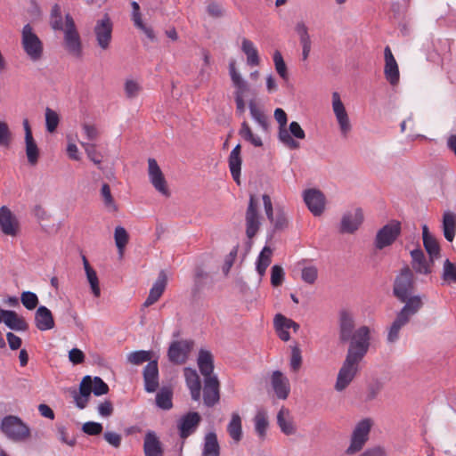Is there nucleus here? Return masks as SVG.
Masks as SVG:
<instances>
[{
    "label": "nucleus",
    "instance_id": "f257e3e1",
    "mask_svg": "<svg viewBox=\"0 0 456 456\" xmlns=\"http://www.w3.org/2000/svg\"><path fill=\"white\" fill-rule=\"evenodd\" d=\"M365 334L362 331L360 335V341L348 346L346 359L338 371L335 384V389L338 392L345 390L353 381L359 370L360 362L367 354V339L362 338L366 336Z\"/></svg>",
    "mask_w": 456,
    "mask_h": 456
},
{
    "label": "nucleus",
    "instance_id": "f03ea898",
    "mask_svg": "<svg viewBox=\"0 0 456 456\" xmlns=\"http://www.w3.org/2000/svg\"><path fill=\"white\" fill-rule=\"evenodd\" d=\"M338 342L341 345L349 343V346L354 343L360 341V335L363 331L366 333L367 351L370 347V330L368 326H361L355 329L354 316L347 309H341L338 313ZM364 338V337H362Z\"/></svg>",
    "mask_w": 456,
    "mask_h": 456
},
{
    "label": "nucleus",
    "instance_id": "7ed1b4c3",
    "mask_svg": "<svg viewBox=\"0 0 456 456\" xmlns=\"http://www.w3.org/2000/svg\"><path fill=\"white\" fill-rule=\"evenodd\" d=\"M109 390V386L100 377L92 379L86 375L82 379L78 391L72 389L70 390V395L74 399L76 406L82 410L86 407L92 393L96 396H101L108 394Z\"/></svg>",
    "mask_w": 456,
    "mask_h": 456
},
{
    "label": "nucleus",
    "instance_id": "20e7f679",
    "mask_svg": "<svg viewBox=\"0 0 456 456\" xmlns=\"http://www.w3.org/2000/svg\"><path fill=\"white\" fill-rule=\"evenodd\" d=\"M422 305L421 297L416 295L403 306L389 328L387 334L389 343L398 339L400 330L410 322L411 317L417 314Z\"/></svg>",
    "mask_w": 456,
    "mask_h": 456
},
{
    "label": "nucleus",
    "instance_id": "39448f33",
    "mask_svg": "<svg viewBox=\"0 0 456 456\" xmlns=\"http://www.w3.org/2000/svg\"><path fill=\"white\" fill-rule=\"evenodd\" d=\"M415 289L414 274L408 265H405L400 270L396 275L394 286L393 295L402 303L407 304L414 296Z\"/></svg>",
    "mask_w": 456,
    "mask_h": 456
},
{
    "label": "nucleus",
    "instance_id": "423d86ee",
    "mask_svg": "<svg viewBox=\"0 0 456 456\" xmlns=\"http://www.w3.org/2000/svg\"><path fill=\"white\" fill-rule=\"evenodd\" d=\"M61 31L64 33V48L69 54L77 58H80L82 56L81 38L77 29L74 19L69 13L65 15V28Z\"/></svg>",
    "mask_w": 456,
    "mask_h": 456
},
{
    "label": "nucleus",
    "instance_id": "0eeeda50",
    "mask_svg": "<svg viewBox=\"0 0 456 456\" xmlns=\"http://www.w3.org/2000/svg\"><path fill=\"white\" fill-rule=\"evenodd\" d=\"M1 431L11 440L20 442L30 435L29 428L17 416L8 415L2 419Z\"/></svg>",
    "mask_w": 456,
    "mask_h": 456
},
{
    "label": "nucleus",
    "instance_id": "6e6552de",
    "mask_svg": "<svg viewBox=\"0 0 456 456\" xmlns=\"http://www.w3.org/2000/svg\"><path fill=\"white\" fill-rule=\"evenodd\" d=\"M21 45L24 52L32 61H38L43 55V43L34 33L30 24H26L21 31Z\"/></svg>",
    "mask_w": 456,
    "mask_h": 456
},
{
    "label": "nucleus",
    "instance_id": "1a4fd4ad",
    "mask_svg": "<svg viewBox=\"0 0 456 456\" xmlns=\"http://www.w3.org/2000/svg\"><path fill=\"white\" fill-rule=\"evenodd\" d=\"M401 223L392 220L381 227L375 237L374 245L377 249H383L391 246L401 234Z\"/></svg>",
    "mask_w": 456,
    "mask_h": 456
},
{
    "label": "nucleus",
    "instance_id": "9d476101",
    "mask_svg": "<svg viewBox=\"0 0 456 456\" xmlns=\"http://www.w3.org/2000/svg\"><path fill=\"white\" fill-rule=\"evenodd\" d=\"M371 428L370 419L361 420L353 431L351 444L346 449V454L352 455L360 452L368 440L369 433Z\"/></svg>",
    "mask_w": 456,
    "mask_h": 456
},
{
    "label": "nucleus",
    "instance_id": "9b49d317",
    "mask_svg": "<svg viewBox=\"0 0 456 456\" xmlns=\"http://www.w3.org/2000/svg\"><path fill=\"white\" fill-rule=\"evenodd\" d=\"M192 340L173 341L167 350V357L169 362L177 365L185 363L189 354L192 349Z\"/></svg>",
    "mask_w": 456,
    "mask_h": 456
},
{
    "label": "nucleus",
    "instance_id": "f8f14e48",
    "mask_svg": "<svg viewBox=\"0 0 456 456\" xmlns=\"http://www.w3.org/2000/svg\"><path fill=\"white\" fill-rule=\"evenodd\" d=\"M245 221L246 235L249 240H251L256 236L260 227L257 201L253 194L249 197L248 206L245 215Z\"/></svg>",
    "mask_w": 456,
    "mask_h": 456
},
{
    "label": "nucleus",
    "instance_id": "ddd939ff",
    "mask_svg": "<svg viewBox=\"0 0 456 456\" xmlns=\"http://www.w3.org/2000/svg\"><path fill=\"white\" fill-rule=\"evenodd\" d=\"M274 118L279 124V132L278 137L279 140L286 145L288 148L291 150L298 149L300 144L297 141H296L293 137L290 136L286 126L288 122L286 112L281 109L277 108L274 110Z\"/></svg>",
    "mask_w": 456,
    "mask_h": 456
},
{
    "label": "nucleus",
    "instance_id": "4468645a",
    "mask_svg": "<svg viewBox=\"0 0 456 456\" xmlns=\"http://www.w3.org/2000/svg\"><path fill=\"white\" fill-rule=\"evenodd\" d=\"M148 166L149 177L153 187L165 197H169L170 191L167 188V181L156 159L150 158L148 159Z\"/></svg>",
    "mask_w": 456,
    "mask_h": 456
},
{
    "label": "nucleus",
    "instance_id": "2eb2a0df",
    "mask_svg": "<svg viewBox=\"0 0 456 456\" xmlns=\"http://www.w3.org/2000/svg\"><path fill=\"white\" fill-rule=\"evenodd\" d=\"M304 201L310 212L315 216H321L325 208V196L318 189H307L303 193Z\"/></svg>",
    "mask_w": 456,
    "mask_h": 456
},
{
    "label": "nucleus",
    "instance_id": "dca6fc26",
    "mask_svg": "<svg viewBox=\"0 0 456 456\" xmlns=\"http://www.w3.org/2000/svg\"><path fill=\"white\" fill-rule=\"evenodd\" d=\"M200 421L201 416L197 411H189L182 416L177 422L179 436L182 439L188 438L195 432Z\"/></svg>",
    "mask_w": 456,
    "mask_h": 456
},
{
    "label": "nucleus",
    "instance_id": "f3484780",
    "mask_svg": "<svg viewBox=\"0 0 456 456\" xmlns=\"http://www.w3.org/2000/svg\"><path fill=\"white\" fill-rule=\"evenodd\" d=\"M94 34L98 45L102 50L108 49L112 37V22L107 14L97 21L94 27Z\"/></svg>",
    "mask_w": 456,
    "mask_h": 456
},
{
    "label": "nucleus",
    "instance_id": "a211bd4d",
    "mask_svg": "<svg viewBox=\"0 0 456 456\" xmlns=\"http://www.w3.org/2000/svg\"><path fill=\"white\" fill-rule=\"evenodd\" d=\"M220 400V383L216 376L204 379L203 402L207 407L215 406Z\"/></svg>",
    "mask_w": 456,
    "mask_h": 456
},
{
    "label": "nucleus",
    "instance_id": "6ab92c4d",
    "mask_svg": "<svg viewBox=\"0 0 456 456\" xmlns=\"http://www.w3.org/2000/svg\"><path fill=\"white\" fill-rule=\"evenodd\" d=\"M271 387L278 399L286 400L290 393L289 379L281 371H273L270 378Z\"/></svg>",
    "mask_w": 456,
    "mask_h": 456
},
{
    "label": "nucleus",
    "instance_id": "aec40b11",
    "mask_svg": "<svg viewBox=\"0 0 456 456\" xmlns=\"http://www.w3.org/2000/svg\"><path fill=\"white\" fill-rule=\"evenodd\" d=\"M0 229L4 234L10 236H16L19 232V222L6 206L0 208Z\"/></svg>",
    "mask_w": 456,
    "mask_h": 456
},
{
    "label": "nucleus",
    "instance_id": "412c9836",
    "mask_svg": "<svg viewBox=\"0 0 456 456\" xmlns=\"http://www.w3.org/2000/svg\"><path fill=\"white\" fill-rule=\"evenodd\" d=\"M143 381H144V389L148 393L155 392L159 386V366L158 361L153 360L150 361L142 371Z\"/></svg>",
    "mask_w": 456,
    "mask_h": 456
},
{
    "label": "nucleus",
    "instance_id": "4be33fe9",
    "mask_svg": "<svg viewBox=\"0 0 456 456\" xmlns=\"http://www.w3.org/2000/svg\"><path fill=\"white\" fill-rule=\"evenodd\" d=\"M363 221V214L361 208L354 209V212L344 214L341 224L340 232L354 233Z\"/></svg>",
    "mask_w": 456,
    "mask_h": 456
},
{
    "label": "nucleus",
    "instance_id": "5701e85b",
    "mask_svg": "<svg viewBox=\"0 0 456 456\" xmlns=\"http://www.w3.org/2000/svg\"><path fill=\"white\" fill-rule=\"evenodd\" d=\"M4 322L9 329L13 330L26 331L28 329V324L26 320L19 316L14 311L0 309V322Z\"/></svg>",
    "mask_w": 456,
    "mask_h": 456
},
{
    "label": "nucleus",
    "instance_id": "b1692460",
    "mask_svg": "<svg viewBox=\"0 0 456 456\" xmlns=\"http://www.w3.org/2000/svg\"><path fill=\"white\" fill-rule=\"evenodd\" d=\"M229 73L231 76V79L233 86L235 87L234 91V98H242L244 99L247 93H250V86L248 83L242 78L240 74L237 71L235 67V61H232L229 63Z\"/></svg>",
    "mask_w": 456,
    "mask_h": 456
},
{
    "label": "nucleus",
    "instance_id": "393cba45",
    "mask_svg": "<svg viewBox=\"0 0 456 456\" xmlns=\"http://www.w3.org/2000/svg\"><path fill=\"white\" fill-rule=\"evenodd\" d=\"M385 54V69L384 73L387 80L393 86L399 81V69L397 62L389 48L387 46L384 51Z\"/></svg>",
    "mask_w": 456,
    "mask_h": 456
},
{
    "label": "nucleus",
    "instance_id": "a878e982",
    "mask_svg": "<svg viewBox=\"0 0 456 456\" xmlns=\"http://www.w3.org/2000/svg\"><path fill=\"white\" fill-rule=\"evenodd\" d=\"M213 283V279L209 273L205 271L202 266L198 265L194 269L193 287L191 294L194 297H199L208 284Z\"/></svg>",
    "mask_w": 456,
    "mask_h": 456
},
{
    "label": "nucleus",
    "instance_id": "bb28decb",
    "mask_svg": "<svg viewBox=\"0 0 456 456\" xmlns=\"http://www.w3.org/2000/svg\"><path fill=\"white\" fill-rule=\"evenodd\" d=\"M167 277L166 273L162 270L159 273L157 281L154 282L152 288L150 289V293L144 303L143 307H148L156 303L162 296L165 288L167 286Z\"/></svg>",
    "mask_w": 456,
    "mask_h": 456
},
{
    "label": "nucleus",
    "instance_id": "cd10ccee",
    "mask_svg": "<svg viewBox=\"0 0 456 456\" xmlns=\"http://www.w3.org/2000/svg\"><path fill=\"white\" fill-rule=\"evenodd\" d=\"M35 325L41 330H49L54 328V319L52 312L45 305L37 307L35 313Z\"/></svg>",
    "mask_w": 456,
    "mask_h": 456
},
{
    "label": "nucleus",
    "instance_id": "c85d7f7f",
    "mask_svg": "<svg viewBox=\"0 0 456 456\" xmlns=\"http://www.w3.org/2000/svg\"><path fill=\"white\" fill-rule=\"evenodd\" d=\"M186 385L190 389L191 399L199 401L200 399L201 383L196 370L190 367L183 369Z\"/></svg>",
    "mask_w": 456,
    "mask_h": 456
},
{
    "label": "nucleus",
    "instance_id": "c756f323",
    "mask_svg": "<svg viewBox=\"0 0 456 456\" xmlns=\"http://www.w3.org/2000/svg\"><path fill=\"white\" fill-rule=\"evenodd\" d=\"M423 245L429 255L430 262L434 263V259L440 256V246L436 239L429 232L427 224L422 225Z\"/></svg>",
    "mask_w": 456,
    "mask_h": 456
},
{
    "label": "nucleus",
    "instance_id": "7c9ffc66",
    "mask_svg": "<svg viewBox=\"0 0 456 456\" xmlns=\"http://www.w3.org/2000/svg\"><path fill=\"white\" fill-rule=\"evenodd\" d=\"M412 269L421 274H428L431 273V265L433 263L427 260L421 248H415L411 251Z\"/></svg>",
    "mask_w": 456,
    "mask_h": 456
},
{
    "label": "nucleus",
    "instance_id": "2f4dec72",
    "mask_svg": "<svg viewBox=\"0 0 456 456\" xmlns=\"http://www.w3.org/2000/svg\"><path fill=\"white\" fill-rule=\"evenodd\" d=\"M131 7V20H133L134 27L142 30L151 41H156V36L153 29L151 27L146 26L142 21L139 4L135 1H132Z\"/></svg>",
    "mask_w": 456,
    "mask_h": 456
},
{
    "label": "nucleus",
    "instance_id": "473e14b6",
    "mask_svg": "<svg viewBox=\"0 0 456 456\" xmlns=\"http://www.w3.org/2000/svg\"><path fill=\"white\" fill-rule=\"evenodd\" d=\"M143 451L145 456H163L164 451L159 437L153 431H148L144 436Z\"/></svg>",
    "mask_w": 456,
    "mask_h": 456
},
{
    "label": "nucleus",
    "instance_id": "72a5a7b5",
    "mask_svg": "<svg viewBox=\"0 0 456 456\" xmlns=\"http://www.w3.org/2000/svg\"><path fill=\"white\" fill-rule=\"evenodd\" d=\"M200 373L205 378H211L214 370V357L210 351L200 349L197 359Z\"/></svg>",
    "mask_w": 456,
    "mask_h": 456
},
{
    "label": "nucleus",
    "instance_id": "f704fd0d",
    "mask_svg": "<svg viewBox=\"0 0 456 456\" xmlns=\"http://www.w3.org/2000/svg\"><path fill=\"white\" fill-rule=\"evenodd\" d=\"M241 146L237 144L230 153L229 156V167L233 180L237 184H240V169H241V157H240Z\"/></svg>",
    "mask_w": 456,
    "mask_h": 456
},
{
    "label": "nucleus",
    "instance_id": "c9c22d12",
    "mask_svg": "<svg viewBox=\"0 0 456 456\" xmlns=\"http://www.w3.org/2000/svg\"><path fill=\"white\" fill-rule=\"evenodd\" d=\"M220 445L217 436L215 432H208L205 435L201 456H219Z\"/></svg>",
    "mask_w": 456,
    "mask_h": 456
},
{
    "label": "nucleus",
    "instance_id": "e433bc0d",
    "mask_svg": "<svg viewBox=\"0 0 456 456\" xmlns=\"http://www.w3.org/2000/svg\"><path fill=\"white\" fill-rule=\"evenodd\" d=\"M443 231L444 238L452 242L456 232V215L453 212L447 211L444 214Z\"/></svg>",
    "mask_w": 456,
    "mask_h": 456
},
{
    "label": "nucleus",
    "instance_id": "4c0bfd02",
    "mask_svg": "<svg viewBox=\"0 0 456 456\" xmlns=\"http://www.w3.org/2000/svg\"><path fill=\"white\" fill-rule=\"evenodd\" d=\"M286 415L289 416V411L282 407L277 414V424L283 434L287 436L294 435L297 428L292 419L285 418Z\"/></svg>",
    "mask_w": 456,
    "mask_h": 456
},
{
    "label": "nucleus",
    "instance_id": "58836bf2",
    "mask_svg": "<svg viewBox=\"0 0 456 456\" xmlns=\"http://www.w3.org/2000/svg\"><path fill=\"white\" fill-rule=\"evenodd\" d=\"M241 51L246 54L247 63L249 66H257L259 64L258 52L250 40L247 38L242 39Z\"/></svg>",
    "mask_w": 456,
    "mask_h": 456
},
{
    "label": "nucleus",
    "instance_id": "ea45409f",
    "mask_svg": "<svg viewBox=\"0 0 456 456\" xmlns=\"http://www.w3.org/2000/svg\"><path fill=\"white\" fill-rule=\"evenodd\" d=\"M272 255H273V249L268 247L265 246L260 252L257 260H256V272L260 275V277H263L265 273V271L267 267L270 265L272 262Z\"/></svg>",
    "mask_w": 456,
    "mask_h": 456
},
{
    "label": "nucleus",
    "instance_id": "a19ab883",
    "mask_svg": "<svg viewBox=\"0 0 456 456\" xmlns=\"http://www.w3.org/2000/svg\"><path fill=\"white\" fill-rule=\"evenodd\" d=\"M227 432L229 436L234 440L236 443L240 442L242 438V427H241V419L239 413L233 412L232 414V419L227 426Z\"/></svg>",
    "mask_w": 456,
    "mask_h": 456
},
{
    "label": "nucleus",
    "instance_id": "79ce46f5",
    "mask_svg": "<svg viewBox=\"0 0 456 456\" xmlns=\"http://www.w3.org/2000/svg\"><path fill=\"white\" fill-rule=\"evenodd\" d=\"M248 109L253 119L258 123L264 131L267 132L269 129L268 118L265 116L264 111L257 107L254 99L249 100Z\"/></svg>",
    "mask_w": 456,
    "mask_h": 456
},
{
    "label": "nucleus",
    "instance_id": "37998d69",
    "mask_svg": "<svg viewBox=\"0 0 456 456\" xmlns=\"http://www.w3.org/2000/svg\"><path fill=\"white\" fill-rule=\"evenodd\" d=\"M255 429L258 436L264 440L266 436V430L269 427L266 411L264 410L257 411L254 418Z\"/></svg>",
    "mask_w": 456,
    "mask_h": 456
},
{
    "label": "nucleus",
    "instance_id": "c03bdc74",
    "mask_svg": "<svg viewBox=\"0 0 456 456\" xmlns=\"http://www.w3.org/2000/svg\"><path fill=\"white\" fill-rule=\"evenodd\" d=\"M383 388L384 383L381 380L379 379H371L366 385L364 401L369 403L377 399Z\"/></svg>",
    "mask_w": 456,
    "mask_h": 456
},
{
    "label": "nucleus",
    "instance_id": "a18cd8bd",
    "mask_svg": "<svg viewBox=\"0 0 456 456\" xmlns=\"http://www.w3.org/2000/svg\"><path fill=\"white\" fill-rule=\"evenodd\" d=\"M173 392L169 387H162L156 395V404L163 410H170L173 407Z\"/></svg>",
    "mask_w": 456,
    "mask_h": 456
},
{
    "label": "nucleus",
    "instance_id": "49530a36",
    "mask_svg": "<svg viewBox=\"0 0 456 456\" xmlns=\"http://www.w3.org/2000/svg\"><path fill=\"white\" fill-rule=\"evenodd\" d=\"M49 24L54 31H61L65 28V22L63 23L62 20L61 9L58 4H54L52 6Z\"/></svg>",
    "mask_w": 456,
    "mask_h": 456
},
{
    "label": "nucleus",
    "instance_id": "de8ad7c7",
    "mask_svg": "<svg viewBox=\"0 0 456 456\" xmlns=\"http://www.w3.org/2000/svg\"><path fill=\"white\" fill-rule=\"evenodd\" d=\"M239 134L247 142H249L255 147L263 146V141L259 136L253 134L248 122L243 121L239 130Z\"/></svg>",
    "mask_w": 456,
    "mask_h": 456
},
{
    "label": "nucleus",
    "instance_id": "09e8293b",
    "mask_svg": "<svg viewBox=\"0 0 456 456\" xmlns=\"http://www.w3.org/2000/svg\"><path fill=\"white\" fill-rule=\"evenodd\" d=\"M114 239L118 253L122 256L124 249L128 243L129 234L124 227L117 226L114 232Z\"/></svg>",
    "mask_w": 456,
    "mask_h": 456
},
{
    "label": "nucleus",
    "instance_id": "8fccbe9b",
    "mask_svg": "<svg viewBox=\"0 0 456 456\" xmlns=\"http://www.w3.org/2000/svg\"><path fill=\"white\" fill-rule=\"evenodd\" d=\"M26 143V155L28 161L30 165L35 166L39 158V149L34 140V138L25 139Z\"/></svg>",
    "mask_w": 456,
    "mask_h": 456
},
{
    "label": "nucleus",
    "instance_id": "3c124183",
    "mask_svg": "<svg viewBox=\"0 0 456 456\" xmlns=\"http://www.w3.org/2000/svg\"><path fill=\"white\" fill-rule=\"evenodd\" d=\"M152 352L151 351H145V350H138L134 351L127 354V362L134 364V365H140L145 362H150L151 360Z\"/></svg>",
    "mask_w": 456,
    "mask_h": 456
},
{
    "label": "nucleus",
    "instance_id": "603ef678",
    "mask_svg": "<svg viewBox=\"0 0 456 456\" xmlns=\"http://www.w3.org/2000/svg\"><path fill=\"white\" fill-rule=\"evenodd\" d=\"M101 195L102 197L104 206L109 210L116 212L118 210V206L115 203L110 191V187L108 183H105L102 185Z\"/></svg>",
    "mask_w": 456,
    "mask_h": 456
},
{
    "label": "nucleus",
    "instance_id": "864d4df0",
    "mask_svg": "<svg viewBox=\"0 0 456 456\" xmlns=\"http://www.w3.org/2000/svg\"><path fill=\"white\" fill-rule=\"evenodd\" d=\"M334 114L339 125L341 134L346 137L352 128L347 112L346 110H344Z\"/></svg>",
    "mask_w": 456,
    "mask_h": 456
},
{
    "label": "nucleus",
    "instance_id": "5fc2aeb1",
    "mask_svg": "<svg viewBox=\"0 0 456 456\" xmlns=\"http://www.w3.org/2000/svg\"><path fill=\"white\" fill-rule=\"evenodd\" d=\"M60 122L59 115L50 108L45 109V126L49 133H53Z\"/></svg>",
    "mask_w": 456,
    "mask_h": 456
},
{
    "label": "nucleus",
    "instance_id": "6e6d98bb",
    "mask_svg": "<svg viewBox=\"0 0 456 456\" xmlns=\"http://www.w3.org/2000/svg\"><path fill=\"white\" fill-rule=\"evenodd\" d=\"M273 62L275 66V69L277 73L282 77L284 80H288L289 75L287 70L286 63L283 60V57L280 51H275L273 53Z\"/></svg>",
    "mask_w": 456,
    "mask_h": 456
},
{
    "label": "nucleus",
    "instance_id": "4d7b16f0",
    "mask_svg": "<svg viewBox=\"0 0 456 456\" xmlns=\"http://www.w3.org/2000/svg\"><path fill=\"white\" fill-rule=\"evenodd\" d=\"M206 12L210 17L214 19H220L225 13L223 5L216 0H209L208 2Z\"/></svg>",
    "mask_w": 456,
    "mask_h": 456
},
{
    "label": "nucleus",
    "instance_id": "13d9d810",
    "mask_svg": "<svg viewBox=\"0 0 456 456\" xmlns=\"http://www.w3.org/2000/svg\"><path fill=\"white\" fill-rule=\"evenodd\" d=\"M20 301L28 310H34L39 302L37 294L31 291H23L20 295Z\"/></svg>",
    "mask_w": 456,
    "mask_h": 456
},
{
    "label": "nucleus",
    "instance_id": "bf43d9fd",
    "mask_svg": "<svg viewBox=\"0 0 456 456\" xmlns=\"http://www.w3.org/2000/svg\"><path fill=\"white\" fill-rule=\"evenodd\" d=\"M271 223L273 224V232L277 231H283L288 227L289 224L287 216L285 212L281 208L276 210L273 221Z\"/></svg>",
    "mask_w": 456,
    "mask_h": 456
},
{
    "label": "nucleus",
    "instance_id": "052dcab7",
    "mask_svg": "<svg viewBox=\"0 0 456 456\" xmlns=\"http://www.w3.org/2000/svg\"><path fill=\"white\" fill-rule=\"evenodd\" d=\"M81 145L84 147L85 151L90 160L97 166L101 165L102 161V156L99 151H97L96 145L86 142H81Z\"/></svg>",
    "mask_w": 456,
    "mask_h": 456
},
{
    "label": "nucleus",
    "instance_id": "680f3d73",
    "mask_svg": "<svg viewBox=\"0 0 456 456\" xmlns=\"http://www.w3.org/2000/svg\"><path fill=\"white\" fill-rule=\"evenodd\" d=\"M443 279L456 283V265L449 259L444 263Z\"/></svg>",
    "mask_w": 456,
    "mask_h": 456
},
{
    "label": "nucleus",
    "instance_id": "e2e57ef3",
    "mask_svg": "<svg viewBox=\"0 0 456 456\" xmlns=\"http://www.w3.org/2000/svg\"><path fill=\"white\" fill-rule=\"evenodd\" d=\"M284 270L281 265H275L271 269V284L279 287L284 281Z\"/></svg>",
    "mask_w": 456,
    "mask_h": 456
},
{
    "label": "nucleus",
    "instance_id": "0e129e2a",
    "mask_svg": "<svg viewBox=\"0 0 456 456\" xmlns=\"http://www.w3.org/2000/svg\"><path fill=\"white\" fill-rule=\"evenodd\" d=\"M318 277V270L315 266H306L302 269L301 278L308 284H314Z\"/></svg>",
    "mask_w": 456,
    "mask_h": 456
},
{
    "label": "nucleus",
    "instance_id": "69168bd1",
    "mask_svg": "<svg viewBox=\"0 0 456 456\" xmlns=\"http://www.w3.org/2000/svg\"><path fill=\"white\" fill-rule=\"evenodd\" d=\"M290 368L297 372L302 365V355L300 348L296 345L291 348Z\"/></svg>",
    "mask_w": 456,
    "mask_h": 456
},
{
    "label": "nucleus",
    "instance_id": "338daca9",
    "mask_svg": "<svg viewBox=\"0 0 456 456\" xmlns=\"http://www.w3.org/2000/svg\"><path fill=\"white\" fill-rule=\"evenodd\" d=\"M87 281L90 284L91 289L94 297H98L101 295V289L97 273L94 270H89L86 273Z\"/></svg>",
    "mask_w": 456,
    "mask_h": 456
},
{
    "label": "nucleus",
    "instance_id": "774afa93",
    "mask_svg": "<svg viewBox=\"0 0 456 456\" xmlns=\"http://www.w3.org/2000/svg\"><path fill=\"white\" fill-rule=\"evenodd\" d=\"M102 425L94 421H87L82 426V431L89 436H98L102 432Z\"/></svg>",
    "mask_w": 456,
    "mask_h": 456
}]
</instances>
